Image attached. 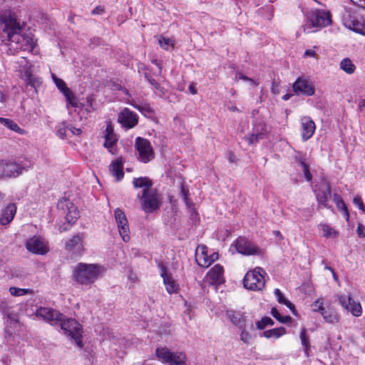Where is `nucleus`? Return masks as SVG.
Masks as SVG:
<instances>
[{"label": "nucleus", "instance_id": "nucleus-1", "mask_svg": "<svg viewBox=\"0 0 365 365\" xmlns=\"http://www.w3.org/2000/svg\"><path fill=\"white\" fill-rule=\"evenodd\" d=\"M2 41L11 49L32 51L35 46L34 39L29 36L20 35L22 26L14 14L4 16L2 21Z\"/></svg>", "mask_w": 365, "mask_h": 365}, {"label": "nucleus", "instance_id": "nucleus-2", "mask_svg": "<svg viewBox=\"0 0 365 365\" xmlns=\"http://www.w3.org/2000/svg\"><path fill=\"white\" fill-rule=\"evenodd\" d=\"M104 267L97 264L78 263L73 271V277L81 284L93 283L104 272Z\"/></svg>", "mask_w": 365, "mask_h": 365}, {"label": "nucleus", "instance_id": "nucleus-3", "mask_svg": "<svg viewBox=\"0 0 365 365\" xmlns=\"http://www.w3.org/2000/svg\"><path fill=\"white\" fill-rule=\"evenodd\" d=\"M156 356L163 364L168 365H187V356L184 352L171 351L167 347H158Z\"/></svg>", "mask_w": 365, "mask_h": 365}, {"label": "nucleus", "instance_id": "nucleus-4", "mask_svg": "<svg viewBox=\"0 0 365 365\" xmlns=\"http://www.w3.org/2000/svg\"><path fill=\"white\" fill-rule=\"evenodd\" d=\"M61 329L63 333L69 338L73 339L76 344L80 347H83L81 341L82 327L81 324L74 319H65L63 316L62 321H60Z\"/></svg>", "mask_w": 365, "mask_h": 365}, {"label": "nucleus", "instance_id": "nucleus-5", "mask_svg": "<svg viewBox=\"0 0 365 365\" xmlns=\"http://www.w3.org/2000/svg\"><path fill=\"white\" fill-rule=\"evenodd\" d=\"M264 274V269L259 267L253 271L247 272L243 279L244 287L253 291L262 290L265 284Z\"/></svg>", "mask_w": 365, "mask_h": 365}, {"label": "nucleus", "instance_id": "nucleus-6", "mask_svg": "<svg viewBox=\"0 0 365 365\" xmlns=\"http://www.w3.org/2000/svg\"><path fill=\"white\" fill-rule=\"evenodd\" d=\"M138 197L141 200L142 209L146 213L153 212L160 208L161 197L155 189L143 190L142 195Z\"/></svg>", "mask_w": 365, "mask_h": 365}, {"label": "nucleus", "instance_id": "nucleus-7", "mask_svg": "<svg viewBox=\"0 0 365 365\" xmlns=\"http://www.w3.org/2000/svg\"><path fill=\"white\" fill-rule=\"evenodd\" d=\"M307 19L312 27H325L331 22L330 12L322 9H315L310 11Z\"/></svg>", "mask_w": 365, "mask_h": 365}, {"label": "nucleus", "instance_id": "nucleus-8", "mask_svg": "<svg viewBox=\"0 0 365 365\" xmlns=\"http://www.w3.org/2000/svg\"><path fill=\"white\" fill-rule=\"evenodd\" d=\"M135 146L139 154L141 162L146 163L154 158V152L152 145L147 139L138 137L135 139Z\"/></svg>", "mask_w": 365, "mask_h": 365}, {"label": "nucleus", "instance_id": "nucleus-9", "mask_svg": "<svg viewBox=\"0 0 365 365\" xmlns=\"http://www.w3.org/2000/svg\"><path fill=\"white\" fill-rule=\"evenodd\" d=\"M233 245L235 247L237 252L243 255H260L262 254L261 249L255 245L245 237H238L234 242Z\"/></svg>", "mask_w": 365, "mask_h": 365}, {"label": "nucleus", "instance_id": "nucleus-10", "mask_svg": "<svg viewBox=\"0 0 365 365\" xmlns=\"http://www.w3.org/2000/svg\"><path fill=\"white\" fill-rule=\"evenodd\" d=\"M28 63L25 58H23L20 62L22 72L24 73L26 86L27 88L29 87L34 88V91L36 92L37 88L41 84V81L33 74L34 66L31 63L28 66Z\"/></svg>", "mask_w": 365, "mask_h": 365}, {"label": "nucleus", "instance_id": "nucleus-11", "mask_svg": "<svg viewBox=\"0 0 365 365\" xmlns=\"http://www.w3.org/2000/svg\"><path fill=\"white\" fill-rule=\"evenodd\" d=\"M23 166L13 160H2L0 163L1 178H16L21 174Z\"/></svg>", "mask_w": 365, "mask_h": 365}, {"label": "nucleus", "instance_id": "nucleus-12", "mask_svg": "<svg viewBox=\"0 0 365 365\" xmlns=\"http://www.w3.org/2000/svg\"><path fill=\"white\" fill-rule=\"evenodd\" d=\"M58 208L65 215L66 220L68 224H73L79 217V212L74 205L68 200L63 199L58 201Z\"/></svg>", "mask_w": 365, "mask_h": 365}, {"label": "nucleus", "instance_id": "nucleus-13", "mask_svg": "<svg viewBox=\"0 0 365 365\" xmlns=\"http://www.w3.org/2000/svg\"><path fill=\"white\" fill-rule=\"evenodd\" d=\"M114 217L117 224L119 234L124 242L130 240V229L128 225V219L124 212L120 208H116L114 210Z\"/></svg>", "mask_w": 365, "mask_h": 365}, {"label": "nucleus", "instance_id": "nucleus-14", "mask_svg": "<svg viewBox=\"0 0 365 365\" xmlns=\"http://www.w3.org/2000/svg\"><path fill=\"white\" fill-rule=\"evenodd\" d=\"M36 314L52 324H56L62 321L63 314L56 309L48 307H40Z\"/></svg>", "mask_w": 365, "mask_h": 365}, {"label": "nucleus", "instance_id": "nucleus-15", "mask_svg": "<svg viewBox=\"0 0 365 365\" xmlns=\"http://www.w3.org/2000/svg\"><path fill=\"white\" fill-rule=\"evenodd\" d=\"M338 299L341 307L350 312L354 316L359 317L361 314L362 310L360 303L356 302L349 295H340Z\"/></svg>", "mask_w": 365, "mask_h": 365}, {"label": "nucleus", "instance_id": "nucleus-16", "mask_svg": "<svg viewBox=\"0 0 365 365\" xmlns=\"http://www.w3.org/2000/svg\"><path fill=\"white\" fill-rule=\"evenodd\" d=\"M118 120L123 127L130 129L138 124V118L135 113L125 108L118 114Z\"/></svg>", "mask_w": 365, "mask_h": 365}, {"label": "nucleus", "instance_id": "nucleus-17", "mask_svg": "<svg viewBox=\"0 0 365 365\" xmlns=\"http://www.w3.org/2000/svg\"><path fill=\"white\" fill-rule=\"evenodd\" d=\"M293 91L297 95L311 96L314 94V86L305 78H298L292 86Z\"/></svg>", "mask_w": 365, "mask_h": 365}, {"label": "nucleus", "instance_id": "nucleus-18", "mask_svg": "<svg viewBox=\"0 0 365 365\" xmlns=\"http://www.w3.org/2000/svg\"><path fill=\"white\" fill-rule=\"evenodd\" d=\"M158 268L160 269V276L163 279V283L165 285L167 292L169 294L176 293L178 290V284L173 279L171 274L167 272L166 267L163 263H160Z\"/></svg>", "mask_w": 365, "mask_h": 365}, {"label": "nucleus", "instance_id": "nucleus-19", "mask_svg": "<svg viewBox=\"0 0 365 365\" xmlns=\"http://www.w3.org/2000/svg\"><path fill=\"white\" fill-rule=\"evenodd\" d=\"M26 247L29 251L35 254L44 255L48 251L44 242L37 237L29 239L26 243Z\"/></svg>", "mask_w": 365, "mask_h": 365}, {"label": "nucleus", "instance_id": "nucleus-20", "mask_svg": "<svg viewBox=\"0 0 365 365\" xmlns=\"http://www.w3.org/2000/svg\"><path fill=\"white\" fill-rule=\"evenodd\" d=\"M315 192L319 206L322 205L326 208H330L331 206H329L327 203L329 197L331 195V187L329 184L327 182L322 183Z\"/></svg>", "mask_w": 365, "mask_h": 365}, {"label": "nucleus", "instance_id": "nucleus-21", "mask_svg": "<svg viewBox=\"0 0 365 365\" xmlns=\"http://www.w3.org/2000/svg\"><path fill=\"white\" fill-rule=\"evenodd\" d=\"M83 234L78 233L74 235L66 243V250L73 252V254L81 255L83 250Z\"/></svg>", "mask_w": 365, "mask_h": 365}, {"label": "nucleus", "instance_id": "nucleus-22", "mask_svg": "<svg viewBox=\"0 0 365 365\" xmlns=\"http://www.w3.org/2000/svg\"><path fill=\"white\" fill-rule=\"evenodd\" d=\"M105 142L104 146L108 148V151L115 155L116 153V150L114 147L116 145V143L118 141V138L116 135L114 133L113 128L110 123H108L106 128V134H105Z\"/></svg>", "mask_w": 365, "mask_h": 365}, {"label": "nucleus", "instance_id": "nucleus-23", "mask_svg": "<svg viewBox=\"0 0 365 365\" xmlns=\"http://www.w3.org/2000/svg\"><path fill=\"white\" fill-rule=\"evenodd\" d=\"M302 136L304 140H307L315 131V123L309 116H304L301 118Z\"/></svg>", "mask_w": 365, "mask_h": 365}, {"label": "nucleus", "instance_id": "nucleus-24", "mask_svg": "<svg viewBox=\"0 0 365 365\" xmlns=\"http://www.w3.org/2000/svg\"><path fill=\"white\" fill-rule=\"evenodd\" d=\"M224 269L222 266L215 264L207 273V278L212 284H220L225 282Z\"/></svg>", "mask_w": 365, "mask_h": 365}, {"label": "nucleus", "instance_id": "nucleus-25", "mask_svg": "<svg viewBox=\"0 0 365 365\" xmlns=\"http://www.w3.org/2000/svg\"><path fill=\"white\" fill-rule=\"evenodd\" d=\"M267 133V126L264 123L255 124L254 126V133L245 138L249 145H253L259 139H262L265 133Z\"/></svg>", "mask_w": 365, "mask_h": 365}, {"label": "nucleus", "instance_id": "nucleus-26", "mask_svg": "<svg viewBox=\"0 0 365 365\" xmlns=\"http://www.w3.org/2000/svg\"><path fill=\"white\" fill-rule=\"evenodd\" d=\"M195 260L197 264L202 267H208L212 260L207 255V247L205 245L198 246L195 253Z\"/></svg>", "mask_w": 365, "mask_h": 365}, {"label": "nucleus", "instance_id": "nucleus-27", "mask_svg": "<svg viewBox=\"0 0 365 365\" xmlns=\"http://www.w3.org/2000/svg\"><path fill=\"white\" fill-rule=\"evenodd\" d=\"M16 212V207L15 204H9L3 210L0 216V223L2 225H8L14 219Z\"/></svg>", "mask_w": 365, "mask_h": 365}, {"label": "nucleus", "instance_id": "nucleus-28", "mask_svg": "<svg viewBox=\"0 0 365 365\" xmlns=\"http://www.w3.org/2000/svg\"><path fill=\"white\" fill-rule=\"evenodd\" d=\"M227 315L230 320L239 329L245 328L246 318L239 312L234 310L227 311Z\"/></svg>", "mask_w": 365, "mask_h": 365}, {"label": "nucleus", "instance_id": "nucleus-29", "mask_svg": "<svg viewBox=\"0 0 365 365\" xmlns=\"http://www.w3.org/2000/svg\"><path fill=\"white\" fill-rule=\"evenodd\" d=\"M123 168V164L121 158H118L111 163L110 171L115 177L117 181L120 180L124 177Z\"/></svg>", "mask_w": 365, "mask_h": 365}, {"label": "nucleus", "instance_id": "nucleus-30", "mask_svg": "<svg viewBox=\"0 0 365 365\" xmlns=\"http://www.w3.org/2000/svg\"><path fill=\"white\" fill-rule=\"evenodd\" d=\"M0 123L8 129L14 131L20 135H25L26 131L21 128L13 120L0 117Z\"/></svg>", "mask_w": 365, "mask_h": 365}, {"label": "nucleus", "instance_id": "nucleus-31", "mask_svg": "<svg viewBox=\"0 0 365 365\" xmlns=\"http://www.w3.org/2000/svg\"><path fill=\"white\" fill-rule=\"evenodd\" d=\"M133 184L135 188H143V190L153 189V182L148 177L134 178Z\"/></svg>", "mask_w": 365, "mask_h": 365}, {"label": "nucleus", "instance_id": "nucleus-32", "mask_svg": "<svg viewBox=\"0 0 365 365\" xmlns=\"http://www.w3.org/2000/svg\"><path fill=\"white\" fill-rule=\"evenodd\" d=\"M286 333V329L284 327H278L272 329H269L263 331L262 336L265 338H274L278 339L280 336H283Z\"/></svg>", "mask_w": 365, "mask_h": 365}, {"label": "nucleus", "instance_id": "nucleus-33", "mask_svg": "<svg viewBox=\"0 0 365 365\" xmlns=\"http://www.w3.org/2000/svg\"><path fill=\"white\" fill-rule=\"evenodd\" d=\"M274 293L277 297V302L279 304H283L287 306L292 312V313L295 314L296 309L294 304L284 297L282 292L279 289H275Z\"/></svg>", "mask_w": 365, "mask_h": 365}, {"label": "nucleus", "instance_id": "nucleus-34", "mask_svg": "<svg viewBox=\"0 0 365 365\" xmlns=\"http://www.w3.org/2000/svg\"><path fill=\"white\" fill-rule=\"evenodd\" d=\"M340 68L348 74H352L356 70L355 65L352 63L350 58H346L341 61Z\"/></svg>", "mask_w": 365, "mask_h": 365}, {"label": "nucleus", "instance_id": "nucleus-35", "mask_svg": "<svg viewBox=\"0 0 365 365\" xmlns=\"http://www.w3.org/2000/svg\"><path fill=\"white\" fill-rule=\"evenodd\" d=\"M180 193L182 195L183 200L187 209L190 212L191 215L192 216L194 214L196 215L197 213L194 209L193 203L192 200L188 197V191L186 190L182 185L181 186Z\"/></svg>", "mask_w": 365, "mask_h": 365}, {"label": "nucleus", "instance_id": "nucleus-36", "mask_svg": "<svg viewBox=\"0 0 365 365\" xmlns=\"http://www.w3.org/2000/svg\"><path fill=\"white\" fill-rule=\"evenodd\" d=\"M271 314L273 316V317H274L281 323L287 324L290 323L292 322V317L290 316H282L275 307L272 308Z\"/></svg>", "mask_w": 365, "mask_h": 365}, {"label": "nucleus", "instance_id": "nucleus-37", "mask_svg": "<svg viewBox=\"0 0 365 365\" xmlns=\"http://www.w3.org/2000/svg\"><path fill=\"white\" fill-rule=\"evenodd\" d=\"M9 292L12 296H15V297H19V296H23V295L33 293L32 289H21V288H18V287H10Z\"/></svg>", "mask_w": 365, "mask_h": 365}, {"label": "nucleus", "instance_id": "nucleus-38", "mask_svg": "<svg viewBox=\"0 0 365 365\" xmlns=\"http://www.w3.org/2000/svg\"><path fill=\"white\" fill-rule=\"evenodd\" d=\"M274 321L269 317H263L260 321L256 322V327L258 329L262 330L267 326H273Z\"/></svg>", "mask_w": 365, "mask_h": 365}, {"label": "nucleus", "instance_id": "nucleus-39", "mask_svg": "<svg viewBox=\"0 0 365 365\" xmlns=\"http://www.w3.org/2000/svg\"><path fill=\"white\" fill-rule=\"evenodd\" d=\"M68 125L66 122H62L59 123L56 127V135L61 139H64L66 136V130L68 128Z\"/></svg>", "mask_w": 365, "mask_h": 365}, {"label": "nucleus", "instance_id": "nucleus-40", "mask_svg": "<svg viewBox=\"0 0 365 365\" xmlns=\"http://www.w3.org/2000/svg\"><path fill=\"white\" fill-rule=\"evenodd\" d=\"M52 78L56 87L63 94L66 93V90H69V88L66 86L65 82L62 79L58 78L54 74H52Z\"/></svg>", "mask_w": 365, "mask_h": 365}, {"label": "nucleus", "instance_id": "nucleus-41", "mask_svg": "<svg viewBox=\"0 0 365 365\" xmlns=\"http://www.w3.org/2000/svg\"><path fill=\"white\" fill-rule=\"evenodd\" d=\"M63 95L66 97V101L68 104L73 107L77 106L78 100L73 95V92L70 91V89L66 90V93H64Z\"/></svg>", "mask_w": 365, "mask_h": 365}, {"label": "nucleus", "instance_id": "nucleus-42", "mask_svg": "<svg viewBox=\"0 0 365 365\" xmlns=\"http://www.w3.org/2000/svg\"><path fill=\"white\" fill-rule=\"evenodd\" d=\"M321 314L324 320L329 323H334L337 321L336 315L333 312L324 310Z\"/></svg>", "mask_w": 365, "mask_h": 365}, {"label": "nucleus", "instance_id": "nucleus-43", "mask_svg": "<svg viewBox=\"0 0 365 365\" xmlns=\"http://www.w3.org/2000/svg\"><path fill=\"white\" fill-rule=\"evenodd\" d=\"M133 106H134L136 109H138L140 112L143 114L145 113H152L153 112L152 108L148 104H137L133 103Z\"/></svg>", "mask_w": 365, "mask_h": 365}, {"label": "nucleus", "instance_id": "nucleus-44", "mask_svg": "<svg viewBox=\"0 0 365 365\" xmlns=\"http://www.w3.org/2000/svg\"><path fill=\"white\" fill-rule=\"evenodd\" d=\"M158 43L160 46L165 50H168L170 46H173L172 40L164 37H160Z\"/></svg>", "mask_w": 365, "mask_h": 365}, {"label": "nucleus", "instance_id": "nucleus-45", "mask_svg": "<svg viewBox=\"0 0 365 365\" xmlns=\"http://www.w3.org/2000/svg\"><path fill=\"white\" fill-rule=\"evenodd\" d=\"M240 329V340L245 344L250 343V340L252 339L251 334L245 329V328H242Z\"/></svg>", "mask_w": 365, "mask_h": 365}, {"label": "nucleus", "instance_id": "nucleus-46", "mask_svg": "<svg viewBox=\"0 0 365 365\" xmlns=\"http://www.w3.org/2000/svg\"><path fill=\"white\" fill-rule=\"evenodd\" d=\"M314 312H319L321 314L325 310L323 302L320 299L316 300L312 305Z\"/></svg>", "mask_w": 365, "mask_h": 365}, {"label": "nucleus", "instance_id": "nucleus-47", "mask_svg": "<svg viewBox=\"0 0 365 365\" xmlns=\"http://www.w3.org/2000/svg\"><path fill=\"white\" fill-rule=\"evenodd\" d=\"M322 230L323 231V235L326 237H331L332 233H335L334 230L330 227L328 225L322 224L321 225Z\"/></svg>", "mask_w": 365, "mask_h": 365}, {"label": "nucleus", "instance_id": "nucleus-48", "mask_svg": "<svg viewBox=\"0 0 365 365\" xmlns=\"http://www.w3.org/2000/svg\"><path fill=\"white\" fill-rule=\"evenodd\" d=\"M301 166L303 168V172L305 176V178L307 181H311L312 176L309 172V166L306 164L305 162H301Z\"/></svg>", "mask_w": 365, "mask_h": 365}, {"label": "nucleus", "instance_id": "nucleus-49", "mask_svg": "<svg viewBox=\"0 0 365 365\" xmlns=\"http://www.w3.org/2000/svg\"><path fill=\"white\" fill-rule=\"evenodd\" d=\"M300 339H301L302 344L304 346L305 349L307 350L309 348V342H308V339L306 336V329L304 328H303L301 330Z\"/></svg>", "mask_w": 365, "mask_h": 365}, {"label": "nucleus", "instance_id": "nucleus-50", "mask_svg": "<svg viewBox=\"0 0 365 365\" xmlns=\"http://www.w3.org/2000/svg\"><path fill=\"white\" fill-rule=\"evenodd\" d=\"M353 202L355 205H356L363 212H365V206L362 202L361 198L359 196H356Z\"/></svg>", "mask_w": 365, "mask_h": 365}, {"label": "nucleus", "instance_id": "nucleus-51", "mask_svg": "<svg viewBox=\"0 0 365 365\" xmlns=\"http://www.w3.org/2000/svg\"><path fill=\"white\" fill-rule=\"evenodd\" d=\"M145 77L156 90H160L161 88L160 84L154 78H150L146 73L145 74Z\"/></svg>", "mask_w": 365, "mask_h": 365}, {"label": "nucleus", "instance_id": "nucleus-52", "mask_svg": "<svg viewBox=\"0 0 365 365\" xmlns=\"http://www.w3.org/2000/svg\"><path fill=\"white\" fill-rule=\"evenodd\" d=\"M351 29L357 33L362 34L361 24L359 22H353Z\"/></svg>", "mask_w": 365, "mask_h": 365}, {"label": "nucleus", "instance_id": "nucleus-53", "mask_svg": "<svg viewBox=\"0 0 365 365\" xmlns=\"http://www.w3.org/2000/svg\"><path fill=\"white\" fill-rule=\"evenodd\" d=\"M271 91L274 94H278L279 93V83L273 81L272 84Z\"/></svg>", "mask_w": 365, "mask_h": 365}, {"label": "nucleus", "instance_id": "nucleus-54", "mask_svg": "<svg viewBox=\"0 0 365 365\" xmlns=\"http://www.w3.org/2000/svg\"><path fill=\"white\" fill-rule=\"evenodd\" d=\"M333 200L334 201L336 205H339L340 203L341 204V202L344 201L341 197L336 193L334 194Z\"/></svg>", "mask_w": 365, "mask_h": 365}, {"label": "nucleus", "instance_id": "nucleus-55", "mask_svg": "<svg viewBox=\"0 0 365 365\" xmlns=\"http://www.w3.org/2000/svg\"><path fill=\"white\" fill-rule=\"evenodd\" d=\"M227 159L230 163H235L237 161V158L232 151L228 153Z\"/></svg>", "mask_w": 365, "mask_h": 365}, {"label": "nucleus", "instance_id": "nucleus-56", "mask_svg": "<svg viewBox=\"0 0 365 365\" xmlns=\"http://www.w3.org/2000/svg\"><path fill=\"white\" fill-rule=\"evenodd\" d=\"M354 4L358 6L365 9V0H351Z\"/></svg>", "mask_w": 365, "mask_h": 365}, {"label": "nucleus", "instance_id": "nucleus-57", "mask_svg": "<svg viewBox=\"0 0 365 365\" xmlns=\"http://www.w3.org/2000/svg\"><path fill=\"white\" fill-rule=\"evenodd\" d=\"M237 78H239V79H242V80H245V81H251L252 83H255L254 81L252 79V78H250L247 76H245V75H243L242 73H240L237 75Z\"/></svg>", "mask_w": 365, "mask_h": 365}, {"label": "nucleus", "instance_id": "nucleus-58", "mask_svg": "<svg viewBox=\"0 0 365 365\" xmlns=\"http://www.w3.org/2000/svg\"><path fill=\"white\" fill-rule=\"evenodd\" d=\"M104 335H105L106 339H108L110 341H112V340L114 341V339H115V336H113V333L110 334L108 330L105 331Z\"/></svg>", "mask_w": 365, "mask_h": 365}, {"label": "nucleus", "instance_id": "nucleus-59", "mask_svg": "<svg viewBox=\"0 0 365 365\" xmlns=\"http://www.w3.org/2000/svg\"><path fill=\"white\" fill-rule=\"evenodd\" d=\"M316 54V52L313 50H307L305 52H304V56L305 57H313Z\"/></svg>", "mask_w": 365, "mask_h": 365}, {"label": "nucleus", "instance_id": "nucleus-60", "mask_svg": "<svg viewBox=\"0 0 365 365\" xmlns=\"http://www.w3.org/2000/svg\"><path fill=\"white\" fill-rule=\"evenodd\" d=\"M103 11L104 10L103 8L98 6L92 11V14H101L102 12H103Z\"/></svg>", "mask_w": 365, "mask_h": 365}, {"label": "nucleus", "instance_id": "nucleus-61", "mask_svg": "<svg viewBox=\"0 0 365 365\" xmlns=\"http://www.w3.org/2000/svg\"><path fill=\"white\" fill-rule=\"evenodd\" d=\"M336 206L341 212H343V210L347 209V207L344 201L341 202V204L340 203L339 205H336Z\"/></svg>", "mask_w": 365, "mask_h": 365}, {"label": "nucleus", "instance_id": "nucleus-62", "mask_svg": "<svg viewBox=\"0 0 365 365\" xmlns=\"http://www.w3.org/2000/svg\"><path fill=\"white\" fill-rule=\"evenodd\" d=\"M70 130L74 135H80L81 133V130L80 128L72 127Z\"/></svg>", "mask_w": 365, "mask_h": 365}, {"label": "nucleus", "instance_id": "nucleus-63", "mask_svg": "<svg viewBox=\"0 0 365 365\" xmlns=\"http://www.w3.org/2000/svg\"><path fill=\"white\" fill-rule=\"evenodd\" d=\"M364 107H365V100L364 99H361L359 102V111H361Z\"/></svg>", "mask_w": 365, "mask_h": 365}, {"label": "nucleus", "instance_id": "nucleus-64", "mask_svg": "<svg viewBox=\"0 0 365 365\" xmlns=\"http://www.w3.org/2000/svg\"><path fill=\"white\" fill-rule=\"evenodd\" d=\"M189 91L193 95L197 93V89L195 88L194 84H190L189 86Z\"/></svg>", "mask_w": 365, "mask_h": 365}]
</instances>
